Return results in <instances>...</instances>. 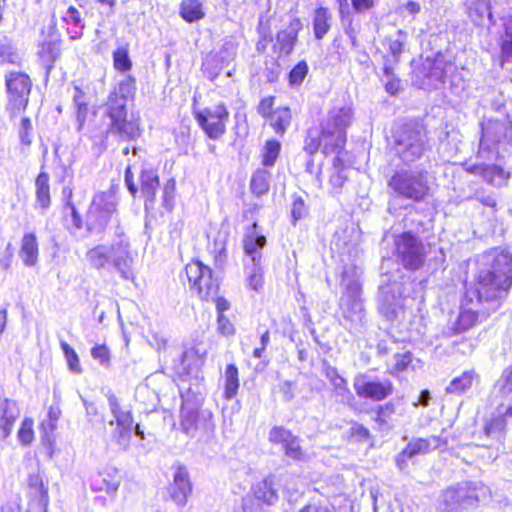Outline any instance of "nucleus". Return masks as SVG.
I'll list each match as a JSON object with an SVG mask.
<instances>
[{"instance_id":"nucleus-1","label":"nucleus","mask_w":512,"mask_h":512,"mask_svg":"<svg viewBox=\"0 0 512 512\" xmlns=\"http://www.w3.org/2000/svg\"><path fill=\"white\" fill-rule=\"evenodd\" d=\"M512 286V255L500 248L483 253L479 260L477 287L472 292L478 303H489L495 309L498 300Z\"/></svg>"},{"instance_id":"nucleus-2","label":"nucleus","mask_w":512,"mask_h":512,"mask_svg":"<svg viewBox=\"0 0 512 512\" xmlns=\"http://www.w3.org/2000/svg\"><path fill=\"white\" fill-rule=\"evenodd\" d=\"M352 112L347 107H334L322 120L320 127L307 131L304 151L314 155L320 147L325 155H339L346 144V129L350 125Z\"/></svg>"},{"instance_id":"nucleus-3","label":"nucleus","mask_w":512,"mask_h":512,"mask_svg":"<svg viewBox=\"0 0 512 512\" xmlns=\"http://www.w3.org/2000/svg\"><path fill=\"white\" fill-rule=\"evenodd\" d=\"M135 90V79L126 76L110 92L106 103V115L110 119L107 133L123 141L135 140L141 134L138 123L127 120V102L134 98Z\"/></svg>"},{"instance_id":"nucleus-4","label":"nucleus","mask_w":512,"mask_h":512,"mask_svg":"<svg viewBox=\"0 0 512 512\" xmlns=\"http://www.w3.org/2000/svg\"><path fill=\"white\" fill-rule=\"evenodd\" d=\"M89 265L97 270L111 264L124 280H134V259L130 251V243L122 233H117L110 246L100 244L86 253Z\"/></svg>"},{"instance_id":"nucleus-5","label":"nucleus","mask_w":512,"mask_h":512,"mask_svg":"<svg viewBox=\"0 0 512 512\" xmlns=\"http://www.w3.org/2000/svg\"><path fill=\"white\" fill-rule=\"evenodd\" d=\"M390 147L394 156L403 163H413L430 150L427 131L417 122L398 125L392 131Z\"/></svg>"},{"instance_id":"nucleus-6","label":"nucleus","mask_w":512,"mask_h":512,"mask_svg":"<svg viewBox=\"0 0 512 512\" xmlns=\"http://www.w3.org/2000/svg\"><path fill=\"white\" fill-rule=\"evenodd\" d=\"M481 136L477 157L491 160L500 156V150H507L512 144V117L490 118L480 123Z\"/></svg>"},{"instance_id":"nucleus-7","label":"nucleus","mask_w":512,"mask_h":512,"mask_svg":"<svg viewBox=\"0 0 512 512\" xmlns=\"http://www.w3.org/2000/svg\"><path fill=\"white\" fill-rule=\"evenodd\" d=\"M358 268L354 264L344 266L341 285L344 292L340 298L343 318L349 323V330H358L364 323V307L360 297L361 285Z\"/></svg>"},{"instance_id":"nucleus-8","label":"nucleus","mask_w":512,"mask_h":512,"mask_svg":"<svg viewBox=\"0 0 512 512\" xmlns=\"http://www.w3.org/2000/svg\"><path fill=\"white\" fill-rule=\"evenodd\" d=\"M388 188L398 198L423 202L430 195L429 174L424 169H400L388 180Z\"/></svg>"},{"instance_id":"nucleus-9","label":"nucleus","mask_w":512,"mask_h":512,"mask_svg":"<svg viewBox=\"0 0 512 512\" xmlns=\"http://www.w3.org/2000/svg\"><path fill=\"white\" fill-rule=\"evenodd\" d=\"M265 245L266 237L259 232L258 224L254 222L247 228L243 240L247 283L254 291H259L263 286L262 249Z\"/></svg>"},{"instance_id":"nucleus-10","label":"nucleus","mask_w":512,"mask_h":512,"mask_svg":"<svg viewBox=\"0 0 512 512\" xmlns=\"http://www.w3.org/2000/svg\"><path fill=\"white\" fill-rule=\"evenodd\" d=\"M487 489L472 482H462L451 486L439 495L438 509L441 512H459L476 507L486 497Z\"/></svg>"},{"instance_id":"nucleus-11","label":"nucleus","mask_w":512,"mask_h":512,"mask_svg":"<svg viewBox=\"0 0 512 512\" xmlns=\"http://www.w3.org/2000/svg\"><path fill=\"white\" fill-rule=\"evenodd\" d=\"M180 426L183 433L194 437L197 432L209 436L214 432L213 414L209 410H199L197 402L182 397Z\"/></svg>"},{"instance_id":"nucleus-12","label":"nucleus","mask_w":512,"mask_h":512,"mask_svg":"<svg viewBox=\"0 0 512 512\" xmlns=\"http://www.w3.org/2000/svg\"><path fill=\"white\" fill-rule=\"evenodd\" d=\"M116 214L115 196L108 192H98L94 195L87 211L86 227L91 233H101Z\"/></svg>"},{"instance_id":"nucleus-13","label":"nucleus","mask_w":512,"mask_h":512,"mask_svg":"<svg viewBox=\"0 0 512 512\" xmlns=\"http://www.w3.org/2000/svg\"><path fill=\"white\" fill-rule=\"evenodd\" d=\"M5 84L8 97L6 111L10 118H14L26 109L32 82L25 73L10 72L5 76Z\"/></svg>"},{"instance_id":"nucleus-14","label":"nucleus","mask_w":512,"mask_h":512,"mask_svg":"<svg viewBox=\"0 0 512 512\" xmlns=\"http://www.w3.org/2000/svg\"><path fill=\"white\" fill-rule=\"evenodd\" d=\"M395 253L405 269H420L426 258V250L421 240L411 232H403L395 237Z\"/></svg>"},{"instance_id":"nucleus-15","label":"nucleus","mask_w":512,"mask_h":512,"mask_svg":"<svg viewBox=\"0 0 512 512\" xmlns=\"http://www.w3.org/2000/svg\"><path fill=\"white\" fill-rule=\"evenodd\" d=\"M185 273L191 285L202 300L215 299L219 292V281L213 277L210 267L200 261H193L186 265Z\"/></svg>"},{"instance_id":"nucleus-16","label":"nucleus","mask_w":512,"mask_h":512,"mask_svg":"<svg viewBox=\"0 0 512 512\" xmlns=\"http://www.w3.org/2000/svg\"><path fill=\"white\" fill-rule=\"evenodd\" d=\"M195 118L206 135L210 139L217 140L226 132L229 111L223 103H219L196 112Z\"/></svg>"},{"instance_id":"nucleus-17","label":"nucleus","mask_w":512,"mask_h":512,"mask_svg":"<svg viewBox=\"0 0 512 512\" xmlns=\"http://www.w3.org/2000/svg\"><path fill=\"white\" fill-rule=\"evenodd\" d=\"M268 439L271 443L281 444L284 454L294 461L305 462L309 458L300 444V439L284 427L274 426L269 431Z\"/></svg>"},{"instance_id":"nucleus-18","label":"nucleus","mask_w":512,"mask_h":512,"mask_svg":"<svg viewBox=\"0 0 512 512\" xmlns=\"http://www.w3.org/2000/svg\"><path fill=\"white\" fill-rule=\"evenodd\" d=\"M356 394L361 398H368L374 401H381L393 392V385L389 380L370 381L364 376H358L353 383Z\"/></svg>"},{"instance_id":"nucleus-19","label":"nucleus","mask_w":512,"mask_h":512,"mask_svg":"<svg viewBox=\"0 0 512 512\" xmlns=\"http://www.w3.org/2000/svg\"><path fill=\"white\" fill-rule=\"evenodd\" d=\"M438 446V438L429 439L413 438L407 446L397 454L395 462L399 470L403 471L408 466V461L418 455H424Z\"/></svg>"},{"instance_id":"nucleus-20","label":"nucleus","mask_w":512,"mask_h":512,"mask_svg":"<svg viewBox=\"0 0 512 512\" xmlns=\"http://www.w3.org/2000/svg\"><path fill=\"white\" fill-rule=\"evenodd\" d=\"M170 499L180 508H183L189 495L192 493V484L186 468L179 466L173 476V482L167 488Z\"/></svg>"},{"instance_id":"nucleus-21","label":"nucleus","mask_w":512,"mask_h":512,"mask_svg":"<svg viewBox=\"0 0 512 512\" xmlns=\"http://www.w3.org/2000/svg\"><path fill=\"white\" fill-rule=\"evenodd\" d=\"M379 310L390 322H394L403 316V299L400 295H395L394 286H387L383 288L379 299Z\"/></svg>"},{"instance_id":"nucleus-22","label":"nucleus","mask_w":512,"mask_h":512,"mask_svg":"<svg viewBox=\"0 0 512 512\" xmlns=\"http://www.w3.org/2000/svg\"><path fill=\"white\" fill-rule=\"evenodd\" d=\"M20 417V408L17 402L8 397L0 398V437L6 439L10 436L15 422Z\"/></svg>"},{"instance_id":"nucleus-23","label":"nucleus","mask_w":512,"mask_h":512,"mask_svg":"<svg viewBox=\"0 0 512 512\" xmlns=\"http://www.w3.org/2000/svg\"><path fill=\"white\" fill-rule=\"evenodd\" d=\"M108 406L113 419L109 422L110 426L118 424V426H133L134 418L132 410L129 406H124L112 391L106 393Z\"/></svg>"},{"instance_id":"nucleus-24","label":"nucleus","mask_w":512,"mask_h":512,"mask_svg":"<svg viewBox=\"0 0 512 512\" xmlns=\"http://www.w3.org/2000/svg\"><path fill=\"white\" fill-rule=\"evenodd\" d=\"M275 478V475L270 474L254 485L253 493L257 500L267 505H274L278 501Z\"/></svg>"},{"instance_id":"nucleus-25","label":"nucleus","mask_w":512,"mask_h":512,"mask_svg":"<svg viewBox=\"0 0 512 512\" xmlns=\"http://www.w3.org/2000/svg\"><path fill=\"white\" fill-rule=\"evenodd\" d=\"M50 177L47 172L41 171L35 179V207L45 213L51 206Z\"/></svg>"},{"instance_id":"nucleus-26","label":"nucleus","mask_w":512,"mask_h":512,"mask_svg":"<svg viewBox=\"0 0 512 512\" xmlns=\"http://www.w3.org/2000/svg\"><path fill=\"white\" fill-rule=\"evenodd\" d=\"M28 487L31 496L37 499V505L41 512H47L49 503L48 488L44 485L40 474H30L28 477Z\"/></svg>"},{"instance_id":"nucleus-27","label":"nucleus","mask_w":512,"mask_h":512,"mask_svg":"<svg viewBox=\"0 0 512 512\" xmlns=\"http://www.w3.org/2000/svg\"><path fill=\"white\" fill-rule=\"evenodd\" d=\"M474 381H479V375L475 370L464 371L460 376L450 381L446 387V392L448 394L461 395L472 387Z\"/></svg>"},{"instance_id":"nucleus-28","label":"nucleus","mask_w":512,"mask_h":512,"mask_svg":"<svg viewBox=\"0 0 512 512\" xmlns=\"http://www.w3.org/2000/svg\"><path fill=\"white\" fill-rule=\"evenodd\" d=\"M19 254L26 266L32 267L37 263L38 243L35 234L28 233L23 236Z\"/></svg>"},{"instance_id":"nucleus-29","label":"nucleus","mask_w":512,"mask_h":512,"mask_svg":"<svg viewBox=\"0 0 512 512\" xmlns=\"http://www.w3.org/2000/svg\"><path fill=\"white\" fill-rule=\"evenodd\" d=\"M141 192L145 198V207L148 203H153L156 195L157 188L159 186V178L157 173L152 170H142L141 176Z\"/></svg>"},{"instance_id":"nucleus-30","label":"nucleus","mask_w":512,"mask_h":512,"mask_svg":"<svg viewBox=\"0 0 512 512\" xmlns=\"http://www.w3.org/2000/svg\"><path fill=\"white\" fill-rule=\"evenodd\" d=\"M468 15L477 26L483 25L486 18L489 21L493 19L488 0H473L468 7Z\"/></svg>"},{"instance_id":"nucleus-31","label":"nucleus","mask_w":512,"mask_h":512,"mask_svg":"<svg viewBox=\"0 0 512 512\" xmlns=\"http://www.w3.org/2000/svg\"><path fill=\"white\" fill-rule=\"evenodd\" d=\"M300 27V20L294 19L288 29L278 32L277 42L280 45V51L282 53L288 55L293 50L297 40V32Z\"/></svg>"},{"instance_id":"nucleus-32","label":"nucleus","mask_w":512,"mask_h":512,"mask_svg":"<svg viewBox=\"0 0 512 512\" xmlns=\"http://www.w3.org/2000/svg\"><path fill=\"white\" fill-rule=\"evenodd\" d=\"M332 15L328 8L319 7L314 12L313 31L316 39H322L330 30Z\"/></svg>"},{"instance_id":"nucleus-33","label":"nucleus","mask_w":512,"mask_h":512,"mask_svg":"<svg viewBox=\"0 0 512 512\" xmlns=\"http://www.w3.org/2000/svg\"><path fill=\"white\" fill-rule=\"evenodd\" d=\"M180 15L188 23L196 22L205 17L203 3L200 0H183Z\"/></svg>"},{"instance_id":"nucleus-34","label":"nucleus","mask_w":512,"mask_h":512,"mask_svg":"<svg viewBox=\"0 0 512 512\" xmlns=\"http://www.w3.org/2000/svg\"><path fill=\"white\" fill-rule=\"evenodd\" d=\"M238 368L234 364H229L224 373V397L232 400L238 393L239 377Z\"/></svg>"},{"instance_id":"nucleus-35","label":"nucleus","mask_w":512,"mask_h":512,"mask_svg":"<svg viewBox=\"0 0 512 512\" xmlns=\"http://www.w3.org/2000/svg\"><path fill=\"white\" fill-rule=\"evenodd\" d=\"M270 125L276 133L284 134L291 123V112L288 107L277 108L270 114Z\"/></svg>"},{"instance_id":"nucleus-36","label":"nucleus","mask_w":512,"mask_h":512,"mask_svg":"<svg viewBox=\"0 0 512 512\" xmlns=\"http://www.w3.org/2000/svg\"><path fill=\"white\" fill-rule=\"evenodd\" d=\"M481 176L490 185L501 187L505 184L508 173L498 165H484V168H481Z\"/></svg>"},{"instance_id":"nucleus-37","label":"nucleus","mask_w":512,"mask_h":512,"mask_svg":"<svg viewBox=\"0 0 512 512\" xmlns=\"http://www.w3.org/2000/svg\"><path fill=\"white\" fill-rule=\"evenodd\" d=\"M270 172L264 168L258 169L251 178V191L257 196L266 194L270 187Z\"/></svg>"},{"instance_id":"nucleus-38","label":"nucleus","mask_w":512,"mask_h":512,"mask_svg":"<svg viewBox=\"0 0 512 512\" xmlns=\"http://www.w3.org/2000/svg\"><path fill=\"white\" fill-rule=\"evenodd\" d=\"M226 66L216 54L210 52L203 60L202 70L208 79L214 80Z\"/></svg>"},{"instance_id":"nucleus-39","label":"nucleus","mask_w":512,"mask_h":512,"mask_svg":"<svg viewBox=\"0 0 512 512\" xmlns=\"http://www.w3.org/2000/svg\"><path fill=\"white\" fill-rule=\"evenodd\" d=\"M479 311L473 308H463L455 322V332L462 333L473 327L478 320Z\"/></svg>"},{"instance_id":"nucleus-40","label":"nucleus","mask_w":512,"mask_h":512,"mask_svg":"<svg viewBox=\"0 0 512 512\" xmlns=\"http://www.w3.org/2000/svg\"><path fill=\"white\" fill-rule=\"evenodd\" d=\"M344 172L345 170L343 167L342 160L337 155L333 161V172L331 173L329 180L334 194L340 193L341 188L343 187L345 181L347 180V176Z\"/></svg>"},{"instance_id":"nucleus-41","label":"nucleus","mask_w":512,"mask_h":512,"mask_svg":"<svg viewBox=\"0 0 512 512\" xmlns=\"http://www.w3.org/2000/svg\"><path fill=\"white\" fill-rule=\"evenodd\" d=\"M115 428L111 433L112 440L122 449L126 450L132 437L133 426L124 425L118 426L114 424Z\"/></svg>"},{"instance_id":"nucleus-42","label":"nucleus","mask_w":512,"mask_h":512,"mask_svg":"<svg viewBox=\"0 0 512 512\" xmlns=\"http://www.w3.org/2000/svg\"><path fill=\"white\" fill-rule=\"evenodd\" d=\"M281 145L276 140L267 141L263 153H262V164L265 167H272L280 153Z\"/></svg>"},{"instance_id":"nucleus-43","label":"nucleus","mask_w":512,"mask_h":512,"mask_svg":"<svg viewBox=\"0 0 512 512\" xmlns=\"http://www.w3.org/2000/svg\"><path fill=\"white\" fill-rule=\"evenodd\" d=\"M216 54L222 62L228 66L235 58L237 53V45L232 39L224 40L220 49L216 52Z\"/></svg>"},{"instance_id":"nucleus-44","label":"nucleus","mask_w":512,"mask_h":512,"mask_svg":"<svg viewBox=\"0 0 512 512\" xmlns=\"http://www.w3.org/2000/svg\"><path fill=\"white\" fill-rule=\"evenodd\" d=\"M113 64L115 69L121 72H126L131 69L132 62L126 47H120L113 52Z\"/></svg>"},{"instance_id":"nucleus-45","label":"nucleus","mask_w":512,"mask_h":512,"mask_svg":"<svg viewBox=\"0 0 512 512\" xmlns=\"http://www.w3.org/2000/svg\"><path fill=\"white\" fill-rule=\"evenodd\" d=\"M60 346L65 355L69 369L73 373H76V374L81 373L82 369H81L80 361H79L78 355L75 352V350L65 341H61Z\"/></svg>"},{"instance_id":"nucleus-46","label":"nucleus","mask_w":512,"mask_h":512,"mask_svg":"<svg viewBox=\"0 0 512 512\" xmlns=\"http://www.w3.org/2000/svg\"><path fill=\"white\" fill-rule=\"evenodd\" d=\"M0 59L2 63L16 64L19 55L6 38H0Z\"/></svg>"},{"instance_id":"nucleus-47","label":"nucleus","mask_w":512,"mask_h":512,"mask_svg":"<svg viewBox=\"0 0 512 512\" xmlns=\"http://www.w3.org/2000/svg\"><path fill=\"white\" fill-rule=\"evenodd\" d=\"M308 73V65L305 61L297 63L290 71L288 78L291 86H299Z\"/></svg>"},{"instance_id":"nucleus-48","label":"nucleus","mask_w":512,"mask_h":512,"mask_svg":"<svg viewBox=\"0 0 512 512\" xmlns=\"http://www.w3.org/2000/svg\"><path fill=\"white\" fill-rule=\"evenodd\" d=\"M397 34L398 38L395 40H391L389 45V51L391 53V56L393 58L392 60L394 63H398L399 57L403 52L404 41L407 37V32L401 29L397 31Z\"/></svg>"},{"instance_id":"nucleus-49","label":"nucleus","mask_w":512,"mask_h":512,"mask_svg":"<svg viewBox=\"0 0 512 512\" xmlns=\"http://www.w3.org/2000/svg\"><path fill=\"white\" fill-rule=\"evenodd\" d=\"M18 439L23 445H29L34 439L33 420L26 418L18 431Z\"/></svg>"},{"instance_id":"nucleus-50","label":"nucleus","mask_w":512,"mask_h":512,"mask_svg":"<svg viewBox=\"0 0 512 512\" xmlns=\"http://www.w3.org/2000/svg\"><path fill=\"white\" fill-rule=\"evenodd\" d=\"M504 425L503 419L494 418L485 424L484 433L487 437L499 439L501 432L504 429Z\"/></svg>"},{"instance_id":"nucleus-51","label":"nucleus","mask_w":512,"mask_h":512,"mask_svg":"<svg viewBox=\"0 0 512 512\" xmlns=\"http://www.w3.org/2000/svg\"><path fill=\"white\" fill-rule=\"evenodd\" d=\"M394 411V405L391 403H386L378 407L375 422L378 424L379 428L382 429L387 426V419L390 418Z\"/></svg>"},{"instance_id":"nucleus-52","label":"nucleus","mask_w":512,"mask_h":512,"mask_svg":"<svg viewBox=\"0 0 512 512\" xmlns=\"http://www.w3.org/2000/svg\"><path fill=\"white\" fill-rule=\"evenodd\" d=\"M91 356L103 367L110 366V351L106 345H97L91 349Z\"/></svg>"},{"instance_id":"nucleus-53","label":"nucleus","mask_w":512,"mask_h":512,"mask_svg":"<svg viewBox=\"0 0 512 512\" xmlns=\"http://www.w3.org/2000/svg\"><path fill=\"white\" fill-rule=\"evenodd\" d=\"M32 123L29 118L24 117L19 127V138L22 144L29 146L32 143L31 138Z\"/></svg>"},{"instance_id":"nucleus-54","label":"nucleus","mask_w":512,"mask_h":512,"mask_svg":"<svg viewBox=\"0 0 512 512\" xmlns=\"http://www.w3.org/2000/svg\"><path fill=\"white\" fill-rule=\"evenodd\" d=\"M475 199L479 201L482 205L487 207H495L496 199L491 193H487L484 189H477L473 193V195L467 197V200Z\"/></svg>"},{"instance_id":"nucleus-55","label":"nucleus","mask_w":512,"mask_h":512,"mask_svg":"<svg viewBox=\"0 0 512 512\" xmlns=\"http://www.w3.org/2000/svg\"><path fill=\"white\" fill-rule=\"evenodd\" d=\"M349 432L350 436L355 439V441L362 443L368 441L371 436L369 430L357 422L351 425Z\"/></svg>"},{"instance_id":"nucleus-56","label":"nucleus","mask_w":512,"mask_h":512,"mask_svg":"<svg viewBox=\"0 0 512 512\" xmlns=\"http://www.w3.org/2000/svg\"><path fill=\"white\" fill-rule=\"evenodd\" d=\"M296 385V382L291 380H283L278 384V390L285 401L290 402L294 399Z\"/></svg>"},{"instance_id":"nucleus-57","label":"nucleus","mask_w":512,"mask_h":512,"mask_svg":"<svg viewBox=\"0 0 512 512\" xmlns=\"http://www.w3.org/2000/svg\"><path fill=\"white\" fill-rule=\"evenodd\" d=\"M63 19L68 24H72V25H74L76 27H79L81 29L84 28V25H83L82 19H81V13L74 6H70L67 9Z\"/></svg>"},{"instance_id":"nucleus-58","label":"nucleus","mask_w":512,"mask_h":512,"mask_svg":"<svg viewBox=\"0 0 512 512\" xmlns=\"http://www.w3.org/2000/svg\"><path fill=\"white\" fill-rule=\"evenodd\" d=\"M291 214L294 221L303 219L307 215V208L301 197H296L292 203Z\"/></svg>"},{"instance_id":"nucleus-59","label":"nucleus","mask_w":512,"mask_h":512,"mask_svg":"<svg viewBox=\"0 0 512 512\" xmlns=\"http://www.w3.org/2000/svg\"><path fill=\"white\" fill-rule=\"evenodd\" d=\"M217 323V329L220 334L224 336H231L235 333L234 326L229 321V319L225 317L223 314L218 315Z\"/></svg>"},{"instance_id":"nucleus-60","label":"nucleus","mask_w":512,"mask_h":512,"mask_svg":"<svg viewBox=\"0 0 512 512\" xmlns=\"http://www.w3.org/2000/svg\"><path fill=\"white\" fill-rule=\"evenodd\" d=\"M500 382L503 394L512 393V364L503 371Z\"/></svg>"},{"instance_id":"nucleus-61","label":"nucleus","mask_w":512,"mask_h":512,"mask_svg":"<svg viewBox=\"0 0 512 512\" xmlns=\"http://www.w3.org/2000/svg\"><path fill=\"white\" fill-rule=\"evenodd\" d=\"M412 361V353L406 352L404 354L395 355L394 369L398 372H402L407 369Z\"/></svg>"},{"instance_id":"nucleus-62","label":"nucleus","mask_w":512,"mask_h":512,"mask_svg":"<svg viewBox=\"0 0 512 512\" xmlns=\"http://www.w3.org/2000/svg\"><path fill=\"white\" fill-rule=\"evenodd\" d=\"M84 406H85L88 421L90 423L93 424L96 421H99L101 423L103 422V417L99 413L98 408L94 403L84 400Z\"/></svg>"},{"instance_id":"nucleus-63","label":"nucleus","mask_w":512,"mask_h":512,"mask_svg":"<svg viewBox=\"0 0 512 512\" xmlns=\"http://www.w3.org/2000/svg\"><path fill=\"white\" fill-rule=\"evenodd\" d=\"M381 81L384 83L385 90L390 95H396L401 88L400 80L396 75L389 78H381Z\"/></svg>"},{"instance_id":"nucleus-64","label":"nucleus","mask_w":512,"mask_h":512,"mask_svg":"<svg viewBox=\"0 0 512 512\" xmlns=\"http://www.w3.org/2000/svg\"><path fill=\"white\" fill-rule=\"evenodd\" d=\"M331 384L334 387L337 396H341L342 398L351 396V392L347 386V381L342 376L340 378H336L335 381L331 382Z\"/></svg>"}]
</instances>
